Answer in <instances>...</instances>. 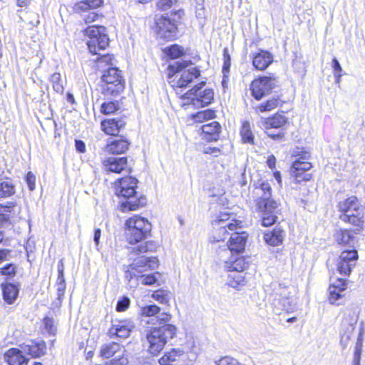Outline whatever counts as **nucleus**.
<instances>
[{
	"instance_id": "22",
	"label": "nucleus",
	"mask_w": 365,
	"mask_h": 365,
	"mask_svg": "<svg viewBox=\"0 0 365 365\" xmlns=\"http://www.w3.org/2000/svg\"><path fill=\"white\" fill-rule=\"evenodd\" d=\"M202 138L207 142L217 141L219 139L221 125L217 121L204 124L201 127Z\"/></svg>"
},
{
	"instance_id": "10",
	"label": "nucleus",
	"mask_w": 365,
	"mask_h": 365,
	"mask_svg": "<svg viewBox=\"0 0 365 365\" xmlns=\"http://www.w3.org/2000/svg\"><path fill=\"white\" fill-rule=\"evenodd\" d=\"M205 83H200V86H195L193 88L185 93L182 98L186 101L184 105H192L195 108H198L205 107L210 104L214 98V93L211 89L201 90L202 86Z\"/></svg>"
},
{
	"instance_id": "18",
	"label": "nucleus",
	"mask_w": 365,
	"mask_h": 365,
	"mask_svg": "<svg viewBox=\"0 0 365 365\" xmlns=\"http://www.w3.org/2000/svg\"><path fill=\"white\" fill-rule=\"evenodd\" d=\"M158 266V259L155 257H145L141 256L134 259L130 265L132 274L143 273L150 269H155Z\"/></svg>"
},
{
	"instance_id": "25",
	"label": "nucleus",
	"mask_w": 365,
	"mask_h": 365,
	"mask_svg": "<svg viewBox=\"0 0 365 365\" xmlns=\"http://www.w3.org/2000/svg\"><path fill=\"white\" fill-rule=\"evenodd\" d=\"M272 61L273 57L272 54L267 51L261 50L253 56L252 64L256 69L264 71Z\"/></svg>"
},
{
	"instance_id": "28",
	"label": "nucleus",
	"mask_w": 365,
	"mask_h": 365,
	"mask_svg": "<svg viewBox=\"0 0 365 365\" xmlns=\"http://www.w3.org/2000/svg\"><path fill=\"white\" fill-rule=\"evenodd\" d=\"M1 287L4 300L8 304H12L19 294L18 287L13 283H1Z\"/></svg>"
},
{
	"instance_id": "59",
	"label": "nucleus",
	"mask_w": 365,
	"mask_h": 365,
	"mask_svg": "<svg viewBox=\"0 0 365 365\" xmlns=\"http://www.w3.org/2000/svg\"><path fill=\"white\" fill-rule=\"evenodd\" d=\"M98 16L96 12L91 11L88 13L87 14H85L83 19L86 23H91L95 21L98 19Z\"/></svg>"
},
{
	"instance_id": "40",
	"label": "nucleus",
	"mask_w": 365,
	"mask_h": 365,
	"mask_svg": "<svg viewBox=\"0 0 365 365\" xmlns=\"http://www.w3.org/2000/svg\"><path fill=\"white\" fill-rule=\"evenodd\" d=\"M160 311V307L155 304L147 305L141 307L140 314L143 317H155L156 314H159Z\"/></svg>"
},
{
	"instance_id": "47",
	"label": "nucleus",
	"mask_w": 365,
	"mask_h": 365,
	"mask_svg": "<svg viewBox=\"0 0 365 365\" xmlns=\"http://www.w3.org/2000/svg\"><path fill=\"white\" fill-rule=\"evenodd\" d=\"M214 113L210 110L197 112L193 115V118L197 122H201L206 119H210L213 117Z\"/></svg>"
},
{
	"instance_id": "46",
	"label": "nucleus",
	"mask_w": 365,
	"mask_h": 365,
	"mask_svg": "<svg viewBox=\"0 0 365 365\" xmlns=\"http://www.w3.org/2000/svg\"><path fill=\"white\" fill-rule=\"evenodd\" d=\"M128 363V356L126 353L116 356L110 361L105 364V365H126Z\"/></svg>"
},
{
	"instance_id": "64",
	"label": "nucleus",
	"mask_w": 365,
	"mask_h": 365,
	"mask_svg": "<svg viewBox=\"0 0 365 365\" xmlns=\"http://www.w3.org/2000/svg\"><path fill=\"white\" fill-rule=\"evenodd\" d=\"M230 65H231V61H224V65L222 67V72H223L224 76H226V74L229 73Z\"/></svg>"
},
{
	"instance_id": "6",
	"label": "nucleus",
	"mask_w": 365,
	"mask_h": 365,
	"mask_svg": "<svg viewBox=\"0 0 365 365\" xmlns=\"http://www.w3.org/2000/svg\"><path fill=\"white\" fill-rule=\"evenodd\" d=\"M272 306L273 312L279 314L281 312H293L298 309L297 299L295 297L296 290L294 287L277 284L274 287Z\"/></svg>"
},
{
	"instance_id": "54",
	"label": "nucleus",
	"mask_w": 365,
	"mask_h": 365,
	"mask_svg": "<svg viewBox=\"0 0 365 365\" xmlns=\"http://www.w3.org/2000/svg\"><path fill=\"white\" fill-rule=\"evenodd\" d=\"M177 0H159L158 6L162 10H167L170 9L173 4L176 3Z\"/></svg>"
},
{
	"instance_id": "62",
	"label": "nucleus",
	"mask_w": 365,
	"mask_h": 365,
	"mask_svg": "<svg viewBox=\"0 0 365 365\" xmlns=\"http://www.w3.org/2000/svg\"><path fill=\"white\" fill-rule=\"evenodd\" d=\"M101 229H99V228L95 229L93 240H94V242H95L96 246H98V244H99V240H100V238H101Z\"/></svg>"
},
{
	"instance_id": "39",
	"label": "nucleus",
	"mask_w": 365,
	"mask_h": 365,
	"mask_svg": "<svg viewBox=\"0 0 365 365\" xmlns=\"http://www.w3.org/2000/svg\"><path fill=\"white\" fill-rule=\"evenodd\" d=\"M152 297L161 304H168L170 299V293L166 290L159 289L152 294Z\"/></svg>"
},
{
	"instance_id": "63",
	"label": "nucleus",
	"mask_w": 365,
	"mask_h": 365,
	"mask_svg": "<svg viewBox=\"0 0 365 365\" xmlns=\"http://www.w3.org/2000/svg\"><path fill=\"white\" fill-rule=\"evenodd\" d=\"M267 163L270 168H274L276 163L275 157L274 155H269L267 158Z\"/></svg>"
},
{
	"instance_id": "21",
	"label": "nucleus",
	"mask_w": 365,
	"mask_h": 365,
	"mask_svg": "<svg viewBox=\"0 0 365 365\" xmlns=\"http://www.w3.org/2000/svg\"><path fill=\"white\" fill-rule=\"evenodd\" d=\"M130 143L123 136H117L114 139H110L106 147V151L111 154L124 153L129 148Z\"/></svg>"
},
{
	"instance_id": "56",
	"label": "nucleus",
	"mask_w": 365,
	"mask_h": 365,
	"mask_svg": "<svg viewBox=\"0 0 365 365\" xmlns=\"http://www.w3.org/2000/svg\"><path fill=\"white\" fill-rule=\"evenodd\" d=\"M362 344L358 341L355 346L354 357L352 361H360L361 354Z\"/></svg>"
},
{
	"instance_id": "55",
	"label": "nucleus",
	"mask_w": 365,
	"mask_h": 365,
	"mask_svg": "<svg viewBox=\"0 0 365 365\" xmlns=\"http://www.w3.org/2000/svg\"><path fill=\"white\" fill-rule=\"evenodd\" d=\"M331 287H334L339 291H344L346 288V284L344 279H337L331 285Z\"/></svg>"
},
{
	"instance_id": "9",
	"label": "nucleus",
	"mask_w": 365,
	"mask_h": 365,
	"mask_svg": "<svg viewBox=\"0 0 365 365\" xmlns=\"http://www.w3.org/2000/svg\"><path fill=\"white\" fill-rule=\"evenodd\" d=\"M85 32L88 37V48L93 54H100L98 52L108 46L109 38L104 26H91L86 28Z\"/></svg>"
},
{
	"instance_id": "11",
	"label": "nucleus",
	"mask_w": 365,
	"mask_h": 365,
	"mask_svg": "<svg viewBox=\"0 0 365 365\" xmlns=\"http://www.w3.org/2000/svg\"><path fill=\"white\" fill-rule=\"evenodd\" d=\"M278 83L274 76H263L254 80L250 86L252 96L256 100H260L277 86Z\"/></svg>"
},
{
	"instance_id": "27",
	"label": "nucleus",
	"mask_w": 365,
	"mask_h": 365,
	"mask_svg": "<svg viewBox=\"0 0 365 365\" xmlns=\"http://www.w3.org/2000/svg\"><path fill=\"white\" fill-rule=\"evenodd\" d=\"M185 356V352L181 349H172L166 352L159 360L160 365H175L177 362L183 359Z\"/></svg>"
},
{
	"instance_id": "36",
	"label": "nucleus",
	"mask_w": 365,
	"mask_h": 365,
	"mask_svg": "<svg viewBox=\"0 0 365 365\" xmlns=\"http://www.w3.org/2000/svg\"><path fill=\"white\" fill-rule=\"evenodd\" d=\"M103 4V0H85L80 1L77 4V9L81 11H88L101 6Z\"/></svg>"
},
{
	"instance_id": "38",
	"label": "nucleus",
	"mask_w": 365,
	"mask_h": 365,
	"mask_svg": "<svg viewBox=\"0 0 365 365\" xmlns=\"http://www.w3.org/2000/svg\"><path fill=\"white\" fill-rule=\"evenodd\" d=\"M240 134L244 143L252 144L254 142V137L251 130L250 124L249 122H244L240 130Z\"/></svg>"
},
{
	"instance_id": "19",
	"label": "nucleus",
	"mask_w": 365,
	"mask_h": 365,
	"mask_svg": "<svg viewBox=\"0 0 365 365\" xmlns=\"http://www.w3.org/2000/svg\"><path fill=\"white\" fill-rule=\"evenodd\" d=\"M127 158L110 157L103 161V169L106 173H120L127 168Z\"/></svg>"
},
{
	"instance_id": "13",
	"label": "nucleus",
	"mask_w": 365,
	"mask_h": 365,
	"mask_svg": "<svg viewBox=\"0 0 365 365\" xmlns=\"http://www.w3.org/2000/svg\"><path fill=\"white\" fill-rule=\"evenodd\" d=\"M309 157V153H304L302 156L292 163L290 173L295 181L300 182L302 181H309L311 179V175H304L303 176L298 175L299 171L307 172L312 168V164L307 161Z\"/></svg>"
},
{
	"instance_id": "7",
	"label": "nucleus",
	"mask_w": 365,
	"mask_h": 365,
	"mask_svg": "<svg viewBox=\"0 0 365 365\" xmlns=\"http://www.w3.org/2000/svg\"><path fill=\"white\" fill-rule=\"evenodd\" d=\"M339 210L342 212L340 219L355 226H361L364 217V208L361 205L355 196L347 198L339 204Z\"/></svg>"
},
{
	"instance_id": "3",
	"label": "nucleus",
	"mask_w": 365,
	"mask_h": 365,
	"mask_svg": "<svg viewBox=\"0 0 365 365\" xmlns=\"http://www.w3.org/2000/svg\"><path fill=\"white\" fill-rule=\"evenodd\" d=\"M138 180L133 177H125L118 180L115 183V194L125 198V201L121 202L123 212L136 210L143 207L146 203V199L135 196Z\"/></svg>"
},
{
	"instance_id": "53",
	"label": "nucleus",
	"mask_w": 365,
	"mask_h": 365,
	"mask_svg": "<svg viewBox=\"0 0 365 365\" xmlns=\"http://www.w3.org/2000/svg\"><path fill=\"white\" fill-rule=\"evenodd\" d=\"M26 181L29 190L33 191L36 187V177L31 172L27 173Z\"/></svg>"
},
{
	"instance_id": "17",
	"label": "nucleus",
	"mask_w": 365,
	"mask_h": 365,
	"mask_svg": "<svg viewBox=\"0 0 365 365\" xmlns=\"http://www.w3.org/2000/svg\"><path fill=\"white\" fill-rule=\"evenodd\" d=\"M358 254L355 250L343 251L339 259L337 269L341 274L349 275L351 269L355 266Z\"/></svg>"
},
{
	"instance_id": "60",
	"label": "nucleus",
	"mask_w": 365,
	"mask_h": 365,
	"mask_svg": "<svg viewBox=\"0 0 365 365\" xmlns=\"http://www.w3.org/2000/svg\"><path fill=\"white\" fill-rule=\"evenodd\" d=\"M10 253L11 250H0V263L3 262L5 260H8Z\"/></svg>"
},
{
	"instance_id": "58",
	"label": "nucleus",
	"mask_w": 365,
	"mask_h": 365,
	"mask_svg": "<svg viewBox=\"0 0 365 365\" xmlns=\"http://www.w3.org/2000/svg\"><path fill=\"white\" fill-rule=\"evenodd\" d=\"M58 299L61 300L65 294L66 283H56Z\"/></svg>"
},
{
	"instance_id": "2",
	"label": "nucleus",
	"mask_w": 365,
	"mask_h": 365,
	"mask_svg": "<svg viewBox=\"0 0 365 365\" xmlns=\"http://www.w3.org/2000/svg\"><path fill=\"white\" fill-rule=\"evenodd\" d=\"M170 314L163 312L152 320H156L159 326L146 331V339L149 344L148 351L152 354H158L164 348L167 342L176 335L175 326L168 324Z\"/></svg>"
},
{
	"instance_id": "43",
	"label": "nucleus",
	"mask_w": 365,
	"mask_h": 365,
	"mask_svg": "<svg viewBox=\"0 0 365 365\" xmlns=\"http://www.w3.org/2000/svg\"><path fill=\"white\" fill-rule=\"evenodd\" d=\"M16 272V266L14 264L9 263L0 268V275H5L8 277H13Z\"/></svg>"
},
{
	"instance_id": "12",
	"label": "nucleus",
	"mask_w": 365,
	"mask_h": 365,
	"mask_svg": "<svg viewBox=\"0 0 365 365\" xmlns=\"http://www.w3.org/2000/svg\"><path fill=\"white\" fill-rule=\"evenodd\" d=\"M248 235L245 232H235L231 235L229 244L222 246L223 249L220 252L225 253V255L238 254L245 250Z\"/></svg>"
},
{
	"instance_id": "20",
	"label": "nucleus",
	"mask_w": 365,
	"mask_h": 365,
	"mask_svg": "<svg viewBox=\"0 0 365 365\" xmlns=\"http://www.w3.org/2000/svg\"><path fill=\"white\" fill-rule=\"evenodd\" d=\"M24 353L34 358L40 357L46 354V346L43 341H29L21 345Z\"/></svg>"
},
{
	"instance_id": "16",
	"label": "nucleus",
	"mask_w": 365,
	"mask_h": 365,
	"mask_svg": "<svg viewBox=\"0 0 365 365\" xmlns=\"http://www.w3.org/2000/svg\"><path fill=\"white\" fill-rule=\"evenodd\" d=\"M220 260L224 262V268L228 272H242L248 267V262L243 257H238L237 254L225 255V253L219 252Z\"/></svg>"
},
{
	"instance_id": "33",
	"label": "nucleus",
	"mask_w": 365,
	"mask_h": 365,
	"mask_svg": "<svg viewBox=\"0 0 365 365\" xmlns=\"http://www.w3.org/2000/svg\"><path fill=\"white\" fill-rule=\"evenodd\" d=\"M15 193V187L9 181L0 180V199L6 198Z\"/></svg>"
},
{
	"instance_id": "49",
	"label": "nucleus",
	"mask_w": 365,
	"mask_h": 365,
	"mask_svg": "<svg viewBox=\"0 0 365 365\" xmlns=\"http://www.w3.org/2000/svg\"><path fill=\"white\" fill-rule=\"evenodd\" d=\"M113 56L109 54L102 55L97 60V64L99 68H103L105 66H113Z\"/></svg>"
},
{
	"instance_id": "45",
	"label": "nucleus",
	"mask_w": 365,
	"mask_h": 365,
	"mask_svg": "<svg viewBox=\"0 0 365 365\" xmlns=\"http://www.w3.org/2000/svg\"><path fill=\"white\" fill-rule=\"evenodd\" d=\"M332 63V67L334 68V75L335 78V83L336 84H339L341 81V77L342 76L341 73L342 71L341 66L336 58L333 59Z\"/></svg>"
},
{
	"instance_id": "4",
	"label": "nucleus",
	"mask_w": 365,
	"mask_h": 365,
	"mask_svg": "<svg viewBox=\"0 0 365 365\" xmlns=\"http://www.w3.org/2000/svg\"><path fill=\"white\" fill-rule=\"evenodd\" d=\"M256 194L259 196L256 200L257 210L262 212V225L264 227L272 225L277 217L274 215L277 208V202L271 198L272 188L269 182H262L256 187Z\"/></svg>"
},
{
	"instance_id": "1",
	"label": "nucleus",
	"mask_w": 365,
	"mask_h": 365,
	"mask_svg": "<svg viewBox=\"0 0 365 365\" xmlns=\"http://www.w3.org/2000/svg\"><path fill=\"white\" fill-rule=\"evenodd\" d=\"M151 225L148 220L138 215L130 217L125 222V235L130 244H136L132 248L131 252L135 255H141L148 252H154L157 248L155 242L150 240L142 242L149 235Z\"/></svg>"
},
{
	"instance_id": "52",
	"label": "nucleus",
	"mask_w": 365,
	"mask_h": 365,
	"mask_svg": "<svg viewBox=\"0 0 365 365\" xmlns=\"http://www.w3.org/2000/svg\"><path fill=\"white\" fill-rule=\"evenodd\" d=\"M205 154H210L214 157H217L221 155V149L217 147L205 146L202 150Z\"/></svg>"
},
{
	"instance_id": "14",
	"label": "nucleus",
	"mask_w": 365,
	"mask_h": 365,
	"mask_svg": "<svg viewBox=\"0 0 365 365\" xmlns=\"http://www.w3.org/2000/svg\"><path fill=\"white\" fill-rule=\"evenodd\" d=\"M134 327L133 322L130 319H115L112 321L108 335L110 338L126 339L130 335Z\"/></svg>"
},
{
	"instance_id": "35",
	"label": "nucleus",
	"mask_w": 365,
	"mask_h": 365,
	"mask_svg": "<svg viewBox=\"0 0 365 365\" xmlns=\"http://www.w3.org/2000/svg\"><path fill=\"white\" fill-rule=\"evenodd\" d=\"M245 284V279L242 272H235L229 275L228 284L235 288L238 289L240 286Z\"/></svg>"
},
{
	"instance_id": "42",
	"label": "nucleus",
	"mask_w": 365,
	"mask_h": 365,
	"mask_svg": "<svg viewBox=\"0 0 365 365\" xmlns=\"http://www.w3.org/2000/svg\"><path fill=\"white\" fill-rule=\"evenodd\" d=\"M241 222H238L237 220H232V222H228L227 224L223 225H222L218 230L219 235H225L227 232V229L233 231L236 230L237 227H240L239 225Z\"/></svg>"
},
{
	"instance_id": "29",
	"label": "nucleus",
	"mask_w": 365,
	"mask_h": 365,
	"mask_svg": "<svg viewBox=\"0 0 365 365\" xmlns=\"http://www.w3.org/2000/svg\"><path fill=\"white\" fill-rule=\"evenodd\" d=\"M355 230H340L335 234V240L338 244L352 246L355 242Z\"/></svg>"
},
{
	"instance_id": "23",
	"label": "nucleus",
	"mask_w": 365,
	"mask_h": 365,
	"mask_svg": "<svg viewBox=\"0 0 365 365\" xmlns=\"http://www.w3.org/2000/svg\"><path fill=\"white\" fill-rule=\"evenodd\" d=\"M125 353L126 350L123 346L113 341L103 344L100 350L101 356L106 359Z\"/></svg>"
},
{
	"instance_id": "48",
	"label": "nucleus",
	"mask_w": 365,
	"mask_h": 365,
	"mask_svg": "<svg viewBox=\"0 0 365 365\" xmlns=\"http://www.w3.org/2000/svg\"><path fill=\"white\" fill-rule=\"evenodd\" d=\"M216 365H245L239 362L235 358L230 356L222 357L220 359L216 361Z\"/></svg>"
},
{
	"instance_id": "30",
	"label": "nucleus",
	"mask_w": 365,
	"mask_h": 365,
	"mask_svg": "<svg viewBox=\"0 0 365 365\" xmlns=\"http://www.w3.org/2000/svg\"><path fill=\"white\" fill-rule=\"evenodd\" d=\"M264 240L269 245L277 246L282 242L283 230L276 227L272 231L264 234Z\"/></svg>"
},
{
	"instance_id": "15",
	"label": "nucleus",
	"mask_w": 365,
	"mask_h": 365,
	"mask_svg": "<svg viewBox=\"0 0 365 365\" xmlns=\"http://www.w3.org/2000/svg\"><path fill=\"white\" fill-rule=\"evenodd\" d=\"M157 25V33L160 38L170 41L177 35V26L175 20L162 16L155 21Z\"/></svg>"
},
{
	"instance_id": "31",
	"label": "nucleus",
	"mask_w": 365,
	"mask_h": 365,
	"mask_svg": "<svg viewBox=\"0 0 365 365\" xmlns=\"http://www.w3.org/2000/svg\"><path fill=\"white\" fill-rule=\"evenodd\" d=\"M282 104V101L278 97L274 96L267 101L259 104L256 108L259 112L271 111Z\"/></svg>"
},
{
	"instance_id": "61",
	"label": "nucleus",
	"mask_w": 365,
	"mask_h": 365,
	"mask_svg": "<svg viewBox=\"0 0 365 365\" xmlns=\"http://www.w3.org/2000/svg\"><path fill=\"white\" fill-rule=\"evenodd\" d=\"M75 146L76 150L80 153H84L86 151L85 143L81 140H76Z\"/></svg>"
},
{
	"instance_id": "26",
	"label": "nucleus",
	"mask_w": 365,
	"mask_h": 365,
	"mask_svg": "<svg viewBox=\"0 0 365 365\" xmlns=\"http://www.w3.org/2000/svg\"><path fill=\"white\" fill-rule=\"evenodd\" d=\"M125 125V122L120 118H110L101 122L102 130L110 135H116Z\"/></svg>"
},
{
	"instance_id": "8",
	"label": "nucleus",
	"mask_w": 365,
	"mask_h": 365,
	"mask_svg": "<svg viewBox=\"0 0 365 365\" xmlns=\"http://www.w3.org/2000/svg\"><path fill=\"white\" fill-rule=\"evenodd\" d=\"M102 93L106 96H115L125 88V81L121 75V71L116 67H109L104 71L101 76Z\"/></svg>"
},
{
	"instance_id": "57",
	"label": "nucleus",
	"mask_w": 365,
	"mask_h": 365,
	"mask_svg": "<svg viewBox=\"0 0 365 365\" xmlns=\"http://www.w3.org/2000/svg\"><path fill=\"white\" fill-rule=\"evenodd\" d=\"M43 324L45 326V329L47 330L48 332H49L50 334H54L55 329L53 324L52 319L49 317H46L43 320Z\"/></svg>"
},
{
	"instance_id": "41",
	"label": "nucleus",
	"mask_w": 365,
	"mask_h": 365,
	"mask_svg": "<svg viewBox=\"0 0 365 365\" xmlns=\"http://www.w3.org/2000/svg\"><path fill=\"white\" fill-rule=\"evenodd\" d=\"M165 52L171 58H178L184 54V49L178 45H173L165 48Z\"/></svg>"
},
{
	"instance_id": "44",
	"label": "nucleus",
	"mask_w": 365,
	"mask_h": 365,
	"mask_svg": "<svg viewBox=\"0 0 365 365\" xmlns=\"http://www.w3.org/2000/svg\"><path fill=\"white\" fill-rule=\"evenodd\" d=\"M157 276H160L158 272L150 274H143L140 276L141 283L144 285H152L158 281Z\"/></svg>"
},
{
	"instance_id": "32",
	"label": "nucleus",
	"mask_w": 365,
	"mask_h": 365,
	"mask_svg": "<svg viewBox=\"0 0 365 365\" xmlns=\"http://www.w3.org/2000/svg\"><path fill=\"white\" fill-rule=\"evenodd\" d=\"M286 118L282 115H275L272 118H269L265 120V128H279L286 123Z\"/></svg>"
},
{
	"instance_id": "5",
	"label": "nucleus",
	"mask_w": 365,
	"mask_h": 365,
	"mask_svg": "<svg viewBox=\"0 0 365 365\" xmlns=\"http://www.w3.org/2000/svg\"><path fill=\"white\" fill-rule=\"evenodd\" d=\"M191 64L190 61H182L168 66V77L170 79L174 77L171 81L173 87L185 88L200 76V71Z\"/></svg>"
},
{
	"instance_id": "51",
	"label": "nucleus",
	"mask_w": 365,
	"mask_h": 365,
	"mask_svg": "<svg viewBox=\"0 0 365 365\" xmlns=\"http://www.w3.org/2000/svg\"><path fill=\"white\" fill-rule=\"evenodd\" d=\"M130 305V299L127 297H123L116 304V310L118 312H123L128 308Z\"/></svg>"
},
{
	"instance_id": "37",
	"label": "nucleus",
	"mask_w": 365,
	"mask_h": 365,
	"mask_svg": "<svg viewBox=\"0 0 365 365\" xmlns=\"http://www.w3.org/2000/svg\"><path fill=\"white\" fill-rule=\"evenodd\" d=\"M120 110L118 101H108L101 104V112L105 115H110Z\"/></svg>"
},
{
	"instance_id": "50",
	"label": "nucleus",
	"mask_w": 365,
	"mask_h": 365,
	"mask_svg": "<svg viewBox=\"0 0 365 365\" xmlns=\"http://www.w3.org/2000/svg\"><path fill=\"white\" fill-rule=\"evenodd\" d=\"M343 291H339L334 287H329V301L331 304H335L337 300H339L341 297V292Z\"/></svg>"
},
{
	"instance_id": "24",
	"label": "nucleus",
	"mask_w": 365,
	"mask_h": 365,
	"mask_svg": "<svg viewBox=\"0 0 365 365\" xmlns=\"http://www.w3.org/2000/svg\"><path fill=\"white\" fill-rule=\"evenodd\" d=\"M4 359L9 365H23L28 361L23 349L11 348L4 354Z\"/></svg>"
},
{
	"instance_id": "34",
	"label": "nucleus",
	"mask_w": 365,
	"mask_h": 365,
	"mask_svg": "<svg viewBox=\"0 0 365 365\" xmlns=\"http://www.w3.org/2000/svg\"><path fill=\"white\" fill-rule=\"evenodd\" d=\"M53 90L58 93H63L64 90V81L59 73H54L50 77Z\"/></svg>"
}]
</instances>
